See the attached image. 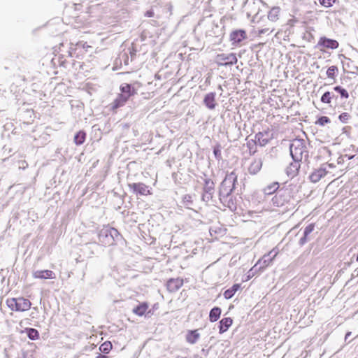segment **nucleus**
Listing matches in <instances>:
<instances>
[{
  "label": "nucleus",
  "mask_w": 358,
  "mask_h": 358,
  "mask_svg": "<svg viewBox=\"0 0 358 358\" xmlns=\"http://www.w3.org/2000/svg\"><path fill=\"white\" fill-rule=\"evenodd\" d=\"M120 90L121 93L117 96L116 99L110 104L111 110L114 112L117 108L124 106L129 99L136 94L135 90H132L131 85L127 83L121 85Z\"/></svg>",
  "instance_id": "f257e3e1"
},
{
  "label": "nucleus",
  "mask_w": 358,
  "mask_h": 358,
  "mask_svg": "<svg viewBox=\"0 0 358 358\" xmlns=\"http://www.w3.org/2000/svg\"><path fill=\"white\" fill-rule=\"evenodd\" d=\"M314 229V224H310L308 225L304 229V238L301 239V243H303L306 241V237L309 234H310Z\"/></svg>",
  "instance_id": "473e14b6"
},
{
  "label": "nucleus",
  "mask_w": 358,
  "mask_h": 358,
  "mask_svg": "<svg viewBox=\"0 0 358 358\" xmlns=\"http://www.w3.org/2000/svg\"><path fill=\"white\" fill-rule=\"evenodd\" d=\"M113 231L117 232V230L111 228L110 229L101 230L99 234V241L103 246H110L114 244L115 239L113 236Z\"/></svg>",
  "instance_id": "6e6552de"
},
{
  "label": "nucleus",
  "mask_w": 358,
  "mask_h": 358,
  "mask_svg": "<svg viewBox=\"0 0 358 358\" xmlns=\"http://www.w3.org/2000/svg\"><path fill=\"white\" fill-rule=\"evenodd\" d=\"M128 186L136 194L142 196H148L152 194V191L149 186L143 182H134L129 184Z\"/></svg>",
  "instance_id": "9d476101"
},
{
  "label": "nucleus",
  "mask_w": 358,
  "mask_h": 358,
  "mask_svg": "<svg viewBox=\"0 0 358 358\" xmlns=\"http://www.w3.org/2000/svg\"><path fill=\"white\" fill-rule=\"evenodd\" d=\"M334 90L338 92L341 97L343 98H345V99H348L349 97V94L348 92H347L346 90H345L344 88L340 87V86H336Z\"/></svg>",
  "instance_id": "2f4dec72"
},
{
  "label": "nucleus",
  "mask_w": 358,
  "mask_h": 358,
  "mask_svg": "<svg viewBox=\"0 0 358 358\" xmlns=\"http://www.w3.org/2000/svg\"><path fill=\"white\" fill-rule=\"evenodd\" d=\"M149 304L148 302L140 303L133 309V313L138 316H143L146 313H149Z\"/></svg>",
  "instance_id": "2eb2a0df"
},
{
  "label": "nucleus",
  "mask_w": 358,
  "mask_h": 358,
  "mask_svg": "<svg viewBox=\"0 0 358 358\" xmlns=\"http://www.w3.org/2000/svg\"><path fill=\"white\" fill-rule=\"evenodd\" d=\"M329 122L330 119L327 116H322L316 121V124L320 126H324V124Z\"/></svg>",
  "instance_id": "72a5a7b5"
},
{
  "label": "nucleus",
  "mask_w": 358,
  "mask_h": 358,
  "mask_svg": "<svg viewBox=\"0 0 358 358\" xmlns=\"http://www.w3.org/2000/svg\"><path fill=\"white\" fill-rule=\"evenodd\" d=\"M145 16L148 17H152L154 16V11L152 10H150L145 12Z\"/></svg>",
  "instance_id": "e433bc0d"
},
{
  "label": "nucleus",
  "mask_w": 358,
  "mask_h": 358,
  "mask_svg": "<svg viewBox=\"0 0 358 358\" xmlns=\"http://www.w3.org/2000/svg\"><path fill=\"white\" fill-rule=\"evenodd\" d=\"M113 348V345L110 341H106L102 343L99 347L100 352L108 354Z\"/></svg>",
  "instance_id": "c756f323"
},
{
  "label": "nucleus",
  "mask_w": 358,
  "mask_h": 358,
  "mask_svg": "<svg viewBox=\"0 0 358 358\" xmlns=\"http://www.w3.org/2000/svg\"><path fill=\"white\" fill-rule=\"evenodd\" d=\"M233 324L231 317H224L219 322V333L223 334L226 332Z\"/></svg>",
  "instance_id": "f3484780"
},
{
  "label": "nucleus",
  "mask_w": 358,
  "mask_h": 358,
  "mask_svg": "<svg viewBox=\"0 0 358 358\" xmlns=\"http://www.w3.org/2000/svg\"><path fill=\"white\" fill-rule=\"evenodd\" d=\"M236 182L237 176L234 171L226 176L220 187V199L231 195L235 189Z\"/></svg>",
  "instance_id": "7ed1b4c3"
},
{
  "label": "nucleus",
  "mask_w": 358,
  "mask_h": 358,
  "mask_svg": "<svg viewBox=\"0 0 358 358\" xmlns=\"http://www.w3.org/2000/svg\"><path fill=\"white\" fill-rule=\"evenodd\" d=\"M221 313H222V310H221L220 308H219V307H214L210 311V313H209V320L211 322H216L220 318Z\"/></svg>",
  "instance_id": "393cba45"
},
{
  "label": "nucleus",
  "mask_w": 358,
  "mask_h": 358,
  "mask_svg": "<svg viewBox=\"0 0 358 358\" xmlns=\"http://www.w3.org/2000/svg\"><path fill=\"white\" fill-rule=\"evenodd\" d=\"M200 338V334L197 329L189 330L185 336L186 341L189 344H195Z\"/></svg>",
  "instance_id": "aec40b11"
},
{
  "label": "nucleus",
  "mask_w": 358,
  "mask_h": 358,
  "mask_svg": "<svg viewBox=\"0 0 358 358\" xmlns=\"http://www.w3.org/2000/svg\"><path fill=\"white\" fill-rule=\"evenodd\" d=\"M215 188V184L214 182L210 179L207 178L204 181V185H203V191L205 194L203 195V196H206V194L211 195Z\"/></svg>",
  "instance_id": "412c9836"
},
{
  "label": "nucleus",
  "mask_w": 358,
  "mask_h": 358,
  "mask_svg": "<svg viewBox=\"0 0 358 358\" xmlns=\"http://www.w3.org/2000/svg\"><path fill=\"white\" fill-rule=\"evenodd\" d=\"M33 277L36 279H54L55 274L50 270H39L33 273Z\"/></svg>",
  "instance_id": "4468645a"
},
{
  "label": "nucleus",
  "mask_w": 358,
  "mask_h": 358,
  "mask_svg": "<svg viewBox=\"0 0 358 358\" xmlns=\"http://www.w3.org/2000/svg\"><path fill=\"white\" fill-rule=\"evenodd\" d=\"M273 138V134L270 129H267L263 131H259L255 136L253 143L260 146H264L268 144L271 140Z\"/></svg>",
  "instance_id": "0eeeda50"
},
{
  "label": "nucleus",
  "mask_w": 358,
  "mask_h": 358,
  "mask_svg": "<svg viewBox=\"0 0 358 358\" xmlns=\"http://www.w3.org/2000/svg\"><path fill=\"white\" fill-rule=\"evenodd\" d=\"M336 0H319L320 3L327 8L331 7Z\"/></svg>",
  "instance_id": "c9c22d12"
},
{
  "label": "nucleus",
  "mask_w": 358,
  "mask_h": 358,
  "mask_svg": "<svg viewBox=\"0 0 358 358\" xmlns=\"http://www.w3.org/2000/svg\"><path fill=\"white\" fill-rule=\"evenodd\" d=\"M241 288L240 284H234L231 288L224 291L223 295L226 299L232 298L236 292Z\"/></svg>",
  "instance_id": "b1692460"
},
{
  "label": "nucleus",
  "mask_w": 358,
  "mask_h": 358,
  "mask_svg": "<svg viewBox=\"0 0 358 358\" xmlns=\"http://www.w3.org/2000/svg\"><path fill=\"white\" fill-rule=\"evenodd\" d=\"M248 146L250 147V145H251V143L250 142H248Z\"/></svg>",
  "instance_id": "79ce46f5"
},
{
  "label": "nucleus",
  "mask_w": 358,
  "mask_h": 358,
  "mask_svg": "<svg viewBox=\"0 0 358 358\" xmlns=\"http://www.w3.org/2000/svg\"><path fill=\"white\" fill-rule=\"evenodd\" d=\"M350 334H351V333H350V332H348V333L345 334V339H346L348 336H350Z\"/></svg>",
  "instance_id": "a19ab883"
},
{
  "label": "nucleus",
  "mask_w": 358,
  "mask_h": 358,
  "mask_svg": "<svg viewBox=\"0 0 358 358\" xmlns=\"http://www.w3.org/2000/svg\"><path fill=\"white\" fill-rule=\"evenodd\" d=\"M246 37V32L243 29L235 30L230 34V40L233 43H241Z\"/></svg>",
  "instance_id": "ddd939ff"
},
{
  "label": "nucleus",
  "mask_w": 358,
  "mask_h": 358,
  "mask_svg": "<svg viewBox=\"0 0 358 358\" xmlns=\"http://www.w3.org/2000/svg\"><path fill=\"white\" fill-rule=\"evenodd\" d=\"M299 162H295L294 163L291 164L290 166L287 168V174L289 176L293 177L297 175L300 168Z\"/></svg>",
  "instance_id": "bb28decb"
},
{
  "label": "nucleus",
  "mask_w": 358,
  "mask_h": 358,
  "mask_svg": "<svg viewBox=\"0 0 358 358\" xmlns=\"http://www.w3.org/2000/svg\"><path fill=\"white\" fill-rule=\"evenodd\" d=\"M214 154L215 156H217L218 155H220V151L219 150H214Z\"/></svg>",
  "instance_id": "58836bf2"
},
{
  "label": "nucleus",
  "mask_w": 358,
  "mask_h": 358,
  "mask_svg": "<svg viewBox=\"0 0 358 358\" xmlns=\"http://www.w3.org/2000/svg\"><path fill=\"white\" fill-rule=\"evenodd\" d=\"M87 134L83 130L78 131L73 138V141L76 145H80L85 141Z\"/></svg>",
  "instance_id": "5701e85b"
},
{
  "label": "nucleus",
  "mask_w": 358,
  "mask_h": 358,
  "mask_svg": "<svg viewBox=\"0 0 358 358\" xmlns=\"http://www.w3.org/2000/svg\"><path fill=\"white\" fill-rule=\"evenodd\" d=\"M183 285V280L181 278H171L166 283L167 289L171 292L178 290Z\"/></svg>",
  "instance_id": "f8f14e48"
},
{
  "label": "nucleus",
  "mask_w": 358,
  "mask_h": 358,
  "mask_svg": "<svg viewBox=\"0 0 358 358\" xmlns=\"http://www.w3.org/2000/svg\"><path fill=\"white\" fill-rule=\"evenodd\" d=\"M327 171L325 169L320 168L316 170H315L309 176V178L311 182H318L322 178L324 177L327 174Z\"/></svg>",
  "instance_id": "a211bd4d"
},
{
  "label": "nucleus",
  "mask_w": 358,
  "mask_h": 358,
  "mask_svg": "<svg viewBox=\"0 0 358 358\" xmlns=\"http://www.w3.org/2000/svg\"><path fill=\"white\" fill-rule=\"evenodd\" d=\"M203 102L208 108L213 110L217 105L215 94L214 92L207 94L204 97Z\"/></svg>",
  "instance_id": "dca6fc26"
},
{
  "label": "nucleus",
  "mask_w": 358,
  "mask_h": 358,
  "mask_svg": "<svg viewBox=\"0 0 358 358\" xmlns=\"http://www.w3.org/2000/svg\"><path fill=\"white\" fill-rule=\"evenodd\" d=\"M335 98V95L331 92H326L323 94V95L321 97V101L324 103H331L332 99Z\"/></svg>",
  "instance_id": "c85d7f7f"
},
{
  "label": "nucleus",
  "mask_w": 358,
  "mask_h": 358,
  "mask_svg": "<svg viewBox=\"0 0 358 358\" xmlns=\"http://www.w3.org/2000/svg\"><path fill=\"white\" fill-rule=\"evenodd\" d=\"M338 73V69L336 66H331L327 71V76L328 78L336 81V78Z\"/></svg>",
  "instance_id": "a878e982"
},
{
  "label": "nucleus",
  "mask_w": 358,
  "mask_h": 358,
  "mask_svg": "<svg viewBox=\"0 0 358 358\" xmlns=\"http://www.w3.org/2000/svg\"><path fill=\"white\" fill-rule=\"evenodd\" d=\"M350 118V115L346 112L341 113L338 117V119L340 120V121L343 123L348 122V121L349 120Z\"/></svg>",
  "instance_id": "f704fd0d"
},
{
  "label": "nucleus",
  "mask_w": 358,
  "mask_h": 358,
  "mask_svg": "<svg viewBox=\"0 0 358 358\" xmlns=\"http://www.w3.org/2000/svg\"><path fill=\"white\" fill-rule=\"evenodd\" d=\"M278 255V250L273 249L268 254L264 255L261 259L258 260L257 264L251 268L252 271L257 265H259V271H263L266 267H268L273 262V259Z\"/></svg>",
  "instance_id": "423d86ee"
},
{
  "label": "nucleus",
  "mask_w": 358,
  "mask_h": 358,
  "mask_svg": "<svg viewBox=\"0 0 358 358\" xmlns=\"http://www.w3.org/2000/svg\"><path fill=\"white\" fill-rule=\"evenodd\" d=\"M96 358H108V357L106 356V355H103L99 354V355H97L96 357Z\"/></svg>",
  "instance_id": "ea45409f"
},
{
  "label": "nucleus",
  "mask_w": 358,
  "mask_h": 358,
  "mask_svg": "<svg viewBox=\"0 0 358 358\" xmlns=\"http://www.w3.org/2000/svg\"><path fill=\"white\" fill-rule=\"evenodd\" d=\"M292 198V189L282 187L275 194L271 201L273 206L282 207L289 203Z\"/></svg>",
  "instance_id": "39448f33"
},
{
  "label": "nucleus",
  "mask_w": 358,
  "mask_h": 358,
  "mask_svg": "<svg viewBox=\"0 0 358 358\" xmlns=\"http://www.w3.org/2000/svg\"><path fill=\"white\" fill-rule=\"evenodd\" d=\"M290 154L295 162L307 158L308 152L303 140H294L290 145Z\"/></svg>",
  "instance_id": "20e7f679"
},
{
  "label": "nucleus",
  "mask_w": 358,
  "mask_h": 358,
  "mask_svg": "<svg viewBox=\"0 0 358 358\" xmlns=\"http://www.w3.org/2000/svg\"><path fill=\"white\" fill-rule=\"evenodd\" d=\"M262 162L260 159H255L248 167V171L250 174H257L262 169Z\"/></svg>",
  "instance_id": "6ab92c4d"
},
{
  "label": "nucleus",
  "mask_w": 358,
  "mask_h": 358,
  "mask_svg": "<svg viewBox=\"0 0 358 358\" xmlns=\"http://www.w3.org/2000/svg\"><path fill=\"white\" fill-rule=\"evenodd\" d=\"M357 152H358V148H357Z\"/></svg>",
  "instance_id": "37998d69"
},
{
  "label": "nucleus",
  "mask_w": 358,
  "mask_h": 358,
  "mask_svg": "<svg viewBox=\"0 0 358 358\" xmlns=\"http://www.w3.org/2000/svg\"><path fill=\"white\" fill-rule=\"evenodd\" d=\"M27 333L28 337L31 340H36V339H38L39 338V333L35 329H33V328L27 329Z\"/></svg>",
  "instance_id": "7c9ffc66"
},
{
  "label": "nucleus",
  "mask_w": 358,
  "mask_h": 358,
  "mask_svg": "<svg viewBox=\"0 0 358 358\" xmlns=\"http://www.w3.org/2000/svg\"><path fill=\"white\" fill-rule=\"evenodd\" d=\"M6 304L11 311L26 312L31 307V302L23 296L8 298Z\"/></svg>",
  "instance_id": "f03ea898"
},
{
  "label": "nucleus",
  "mask_w": 358,
  "mask_h": 358,
  "mask_svg": "<svg viewBox=\"0 0 358 358\" xmlns=\"http://www.w3.org/2000/svg\"><path fill=\"white\" fill-rule=\"evenodd\" d=\"M215 62L218 66H231L236 64L238 59L234 53H221L216 56Z\"/></svg>",
  "instance_id": "1a4fd4ad"
},
{
  "label": "nucleus",
  "mask_w": 358,
  "mask_h": 358,
  "mask_svg": "<svg viewBox=\"0 0 358 358\" xmlns=\"http://www.w3.org/2000/svg\"><path fill=\"white\" fill-rule=\"evenodd\" d=\"M268 31V29H262L258 31V36H261L262 34H265Z\"/></svg>",
  "instance_id": "4c0bfd02"
},
{
  "label": "nucleus",
  "mask_w": 358,
  "mask_h": 358,
  "mask_svg": "<svg viewBox=\"0 0 358 358\" xmlns=\"http://www.w3.org/2000/svg\"><path fill=\"white\" fill-rule=\"evenodd\" d=\"M279 187L280 186H279L278 182H272L271 184L267 185L264 189V192L266 194H268V195L272 194L278 189Z\"/></svg>",
  "instance_id": "cd10ccee"
},
{
  "label": "nucleus",
  "mask_w": 358,
  "mask_h": 358,
  "mask_svg": "<svg viewBox=\"0 0 358 358\" xmlns=\"http://www.w3.org/2000/svg\"><path fill=\"white\" fill-rule=\"evenodd\" d=\"M338 42L334 39H330L327 37H321L317 43L318 47L321 51L324 52L326 49H336L338 47Z\"/></svg>",
  "instance_id": "9b49d317"
},
{
  "label": "nucleus",
  "mask_w": 358,
  "mask_h": 358,
  "mask_svg": "<svg viewBox=\"0 0 358 358\" xmlns=\"http://www.w3.org/2000/svg\"><path fill=\"white\" fill-rule=\"evenodd\" d=\"M280 9L279 7L272 8L268 13V19L271 22H276L279 19Z\"/></svg>",
  "instance_id": "4be33fe9"
}]
</instances>
